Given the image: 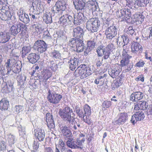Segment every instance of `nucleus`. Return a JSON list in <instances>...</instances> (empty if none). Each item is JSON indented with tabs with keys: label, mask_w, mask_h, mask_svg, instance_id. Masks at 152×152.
Wrapping results in <instances>:
<instances>
[{
	"label": "nucleus",
	"mask_w": 152,
	"mask_h": 152,
	"mask_svg": "<svg viewBox=\"0 0 152 152\" xmlns=\"http://www.w3.org/2000/svg\"><path fill=\"white\" fill-rule=\"evenodd\" d=\"M90 68L85 64H81L75 71L74 75L76 77H80L81 79H83L91 74Z\"/></svg>",
	"instance_id": "obj_1"
},
{
	"label": "nucleus",
	"mask_w": 152,
	"mask_h": 152,
	"mask_svg": "<svg viewBox=\"0 0 152 152\" xmlns=\"http://www.w3.org/2000/svg\"><path fill=\"white\" fill-rule=\"evenodd\" d=\"M73 113L72 109L69 107H67L63 109H60L58 114L64 121L70 123L72 119L71 113Z\"/></svg>",
	"instance_id": "obj_2"
},
{
	"label": "nucleus",
	"mask_w": 152,
	"mask_h": 152,
	"mask_svg": "<svg viewBox=\"0 0 152 152\" xmlns=\"http://www.w3.org/2000/svg\"><path fill=\"white\" fill-rule=\"evenodd\" d=\"M100 24L98 18H91L86 23V27L87 29L92 32H96Z\"/></svg>",
	"instance_id": "obj_3"
},
{
	"label": "nucleus",
	"mask_w": 152,
	"mask_h": 152,
	"mask_svg": "<svg viewBox=\"0 0 152 152\" xmlns=\"http://www.w3.org/2000/svg\"><path fill=\"white\" fill-rule=\"evenodd\" d=\"M132 56H129L128 57L122 58V59L120 61V66L121 67H124V69L123 72H128L131 70L133 66V63H130L129 59L132 58Z\"/></svg>",
	"instance_id": "obj_4"
},
{
	"label": "nucleus",
	"mask_w": 152,
	"mask_h": 152,
	"mask_svg": "<svg viewBox=\"0 0 152 152\" xmlns=\"http://www.w3.org/2000/svg\"><path fill=\"white\" fill-rule=\"evenodd\" d=\"M48 45L43 40H39L36 41L33 46V49L37 50L39 53H42L46 51Z\"/></svg>",
	"instance_id": "obj_5"
},
{
	"label": "nucleus",
	"mask_w": 152,
	"mask_h": 152,
	"mask_svg": "<svg viewBox=\"0 0 152 152\" xmlns=\"http://www.w3.org/2000/svg\"><path fill=\"white\" fill-rule=\"evenodd\" d=\"M66 8L65 2L64 0H60L56 2L55 5L52 8L51 11L54 14L57 13L60 10H64Z\"/></svg>",
	"instance_id": "obj_6"
},
{
	"label": "nucleus",
	"mask_w": 152,
	"mask_h": 152,
	"mask_svg": "<svg viewBox=\"0 0 152 152\" xmlns=\"http://www.w3.org/2000/svg\"><path fill=\"white\" fill-rule=\"evenodd\" d=\"M118 29L115 26H110L105 31L106 38L108 39H112L117 34Z\"/></svg>",
	"instance_id": "obj_7"
},
{
	"label": "nucleus",
	"mask_w": 152,
	"mask_h": 152,
	"mask_svg": "<svg viewBox=\"0 0 152 152\" xmlns=\"http://www.w3.org/2000/svg\"><path fill=\"white\" fill-rule=\"evenodd\" d=\"M60 23L62 26H66L71 25L73 22L72 17L68 14H65L59 18Z\"/></svg>",
	"instance_id": "obj_8"
},
{
	"label": "nucleus",
	"mask_w": 152,
	"mask_h": 152,
	"mask_svg": "<svg viewBox=\"0 0 152 152\" xmlns=\"http://www.w3.org/2000/svg\"><path fill=\"white\" fill-rule=\"evenodd\" d=\"M131 54L133 57L136 56L138 53L142 52L143 48L142 46L138 42H134L132 43L131 45Z\"/></svg>",
	"instance_id": "obj_9"
},
{
	"label": "nucleus",
	"mask_w": 152,
	"mask_h": 152,
	"mask_svg": "<svg viewBox=\"0 0 152 152\" xmlns=\"http://www.w3.org/2000/svg\"><path fill=\"white\" fill-rule=\"evenodd\" d=\"M144 118V113L142 111H139L132 116L130 121L133 124H134L137 121L143 120Z\"/></svg>",
	"instance_id": "obj_10"
},
{
	"label": "nucleus",
	"mask_w": 152,
	"mask_h": 152,
	"mask_svg": "<svg viewBox=\"0 0 152 152\" xmlns=\"http://www.w3.org/2000/svg\"><path fill=\"white\" fill-rule=\"evenodd\" d=\"M120 17L121 18L123 21H126L127 22L130 21L129 20L131 16L130 10L128 9H124L121 10Z\"/></svg>",
	"instance_id": "obj_11"
},
{
	"label": "nucleus",
	"mask_w": 152,
	"mask_h": 152,
	"mask_svg": "<svg viewBox=\"0 0 152 152\" xmlns=\"http://www.w3.org/2000/svg\"><path fill=\"white\" fill-rule=\"evenodd\" d=\"M144 96V92L140 91H136L131 94L130 99L133 102H137L142 99Z\"/></svg>",
	"instance_id": "obj_12"
},
{
	"label": "nucleus",
	"mask_w": 152,
	"mask_h": 152,
	"mask_svg": "<svg viewBox=\"0 0 152 152\" xmlns=\"http://www.w3.org/2000/svg\"><path fill=\"white\" fill-rule=\"evenodd\" d=\"M118 117V118L115 122L117 124L119 125L124 123L128 118V114L126 113H119Z\"/></svg>",
	"instance_id": "obj_13"
},
{
	"label": "nucleus",
	"mask_w": 152,
	"mask_h": 152,
	"mask_svg": "<svg viewBox=\"0 0 152 152\" xmlns=\"http://www.w3.org/2000/svg\"><path fill=\"white\" fill-rule=\"evenodd\" d=\"M46 122L49 128L53 129L55 128L54 123L53 119V115L50 113H47L46 114Z\"/></svg>",
	"instance_id": "obj_14"
},
{
	"label": "nucleus",
	"mask_w": 152,
	"mask_h": 152,
	"mask_svg": "<svg viewBox=\"0 0 152 152\" xmlns=\"http://www.w3.org/2000/svg\"><path fill=\"white\" fill-rule=\"evenodd\" d=\"M73 36L75 38L78 39H83L84 33L83 29L80 27H78L73 30Z\"/></svg>",
	"instance_id": "obj_15"
},
{
	"label": "nucleus",
	"mask_w": 152,
	"mask_h": 152,
	"mask_svg": "<svg viewBox=\"0 0 152 152\" xmlns=\"http://www.w3.org/2000/svg\"><path fill=\"white\" fill-rule=\"evenodd\" d=\"M86 6L92 12L99 10L98 4L96 0H89L86 2Z\"/></svg>",
	"instance_id": "obj_16"
},
{
	"label": "nucleus",
	"mask_w": 152,
	"mask_h": 152,
	"mask_svg": "<svg viewBox=\"0 0 152 152\" xmlns=\"http://www.w3.org/2000/svg\"><path fill=\"white\" fill-rule=\"evenodd\" d=\"M72 1L77 10H82L85 7L86 3L83 0H72Z\"/></svg>",
	"instance_id": "obj_17"
},
{
	"label": "nucleus",
	"mask_w": 152,
	"mask_h": 152,
	"mask_svg": "<svg viewBox=\"0 0 152 152\" xmlns=\"http://www.w3.org/2000/svg\"><path fill=\"white\" fill-rule=\"evenodd\" d=\"M83 14L80 12L75 14L74 15V20L73 21L75 25H80L83 21Z\"/></svg>",
	"instance_id": "obj_18"
},
{
	"label": "nucleus",
	"mask_w": 152,
	"mask_h": 152,
	"mask_svg": "<svg viewBox=\"0 0 152 152\" xmlns=\"http://www.w3.org/2000/svg\"><path fill=\"white\" fill-rule=\"evenodd\" d=\"M61 130L63 134L64 138L66 140L70 139L71 137H72L71 132L67 127L62 126L61 128Z\"/></svg>",
	"instance_id": "obj_19"
},
{
	"label": "nucleus",
	"mask_w": 152,
	"mask_h": 152,
	"mask_svg": "<svg viewBox=\"0 0 152 152\" xmlns=\"http://www.w3.org/2000/svg\"><path fill=\"white\" fill-rule=\"evenodd\" d=\"M34 135L40 141H43L45 137L44 131L41 129H35L34 131Z\"/></svg>",
	"instance_id": "obj_20"
},
{
	"label": "nucleus",
	"mask_w": 152,
	"mask_h": 152,
	"mask_svg": "<svg viewBox=\"0 0 152 152\" xmlns=\"http://www.w3.org/2000/svg\"><path fill=\"white\" fill-rule=\"evenodd\" d=\"M10 39L9 34L5 31L0 32V43H5L9 41Z\"/></svg>",
	"instance_id": "obj_21"
},
{
	"label": "nucleus",
	"mask_w": 152,
	"mask_h": 152,
	"mask_svg": "<svg viewBox=\"0 0 152 152\" xmlns=\"http://www.w3.org/2000/svg\"><path fill=\"white\" fill-rule=\"evenodd\" d=\"M27 58L29 62L34 64L39 59V56L35 53H31L28 54Z\"/></svg>",
	"instance_id": "obj_22"
},
{
	"label": "nucleus",
	"mask_w": 152,
	"mask_h": 152,
	"mask_svg": "<svg viewBox=\"0 0 152 152\" xmlns=\"http://www.w3.org/2000/svg\"><path fill=\"white\" fill-rule=\"evenodd\" d=\"M112 44H108L106 47L104 48V50L103 53V58L105 59H108L110 56V50L113 47Z\"/></svg>",
	"instance_id": "obj_23"
},
{
	"label": "nucleus",
	"mask_w": 152,
	"mask_h": 152,
	"mask_svg": "<svg viewBox=\"0 0 152 152\" xmlns=\"http://www.w3.org/2000/svg\"><path fill=\"white\" fill-rule=\"evenodd\" d=\"M79 60L74 58L73 59L68 60V62L69 64V68L72 71L74 70L78 65Z\"/></svg>",
	"instance_id": "obj_24"
},
{
	"label": "nucleus",
	"mask_w": 152,
	"mask_h": 152,
	"mask_svg": "<svg viewBox=\"0 0 152 152\" xmlns=\"http://www.w3.org/2000/svg\"><path fill=\"white\" fill-rule=\"evenodd\" d=\"M12 15L11 13H7L4 11H0V18L3 20H8L11 19Z\"/></svg>",
	"instance_id": "obj_25"
},
{
	"label": "nucleus",
	"mask_w": 152,
	"mask_h": 152,
	"mask_svg": "<svg viewBox=\"0 0 152 152\" xmlns=\"http://www.w3.org/2000/svg\"><path fill=\"white\" fill-rule=\"evenodd\" d=\"M66 140H67L66 142V145L68 147L72 149H77V148H80L77 146L76 142L74 140L72 137Z\"/></svg>",
	"instance_id": "obj_26"
},
{
	"label": "nucleus",
	"mask_w": 152,
	"mask_h": 152,
	"mask_svg": "<svg viewBox=\"0 0 152 152\" xmlns=\"http://www.w3.org/2000/svg\"><path fill=\"white\" fill-rule=\"evenodd\" d=\"M9 106V101L6 99H3L0 101V109L2 110H7Z\"/></svg>",
	"instance_id": "obj_27"
},
{
	"label": "nucleus",
	"mask_w": 152,
	"mask_h": 152,
	"mask_svg": "<svg viewBox=\"0 0 152 152\" xmlns=\"http://www.w3.org/2000/svg\"><path fill=\"white\" fill-rule=\"evenodd\" d=\"M16 24L18 27V29H20V31L21 30V34L22 36H24L26 34V30L27 29L26 25L19 22H17Z\"/></svg>",
	"instance_id": "obj_28"
},
{
	"label": "nucleus",
	"mask_w": 152,
	"mask_h": 152,
	"mask_svg": "<svg viewBox=\"0 0 152 152\" xmlns=\"http://www.w3.org/2000/svg\"><path fill=\"white\" fill-rule=\"evenodd\" d=\"M120 72V70L118 68H112L109 71V74L110 76L113 78H116L118 76Z\"/></svg>",
	"instance_id": "obj_29"
},
{
	"label": "nucleus",
	"mask_w": 152,
	"mask_h": 152,
	"mask_svg": "<svg viewBox=\"0 0 152 152\" xmlns=\"http://www.w3.org/2000/svg\"><path fill=\"white\" fill-rule=\"evenodd\" d=\"M148 3V0H136L134 7L138 8L140 7L146 6Z\"/></svg>",
	"instance_id": "obj_30"
},
{
	"label": "nucleus",
	"mask_w": 152,
	"mask_h": 152,
	"mask_svg": "<svg viewBox=\"0 0 152 152\" xmlns=\"http://www.w3.org/2000/svg\"><path fill=\"white\" fill-rule=\"evenodd\" d=\"M22 64L18 62L15 63L11 67L12 72L15 73H18L21 70Z\"/></svg>",
	"instance_id": "obj_31"
},
{
	"label": "nucleus",
	"mask_w": 152,
	"mask_h": 152,
	"mask_svg": "<svg viewBox=\"0 0 152 152\" xmlns=\"http://www.w3.org/2000/svg\"><path fill=\"white\" fill-rule=\"evenodd\" d=\"M51 75L52 73L49 70H45L41 75H37V76H38L39 79H43L45 80H48L51 76Z\"/></svg>",
	"instance_id": "obj_32"
},
{
	"label": "nucleus",
	"mask_w": 152,
	"mask_h": 152,
	"mask_svg": "<svg viewBox=\"0 0 152 152\" xmlns=\"http://www.w3.org/2000/svg\"><path fill=\"white\" fill-rule=\"evenodd\" d=\"M26 76L24 75L20 76L18 80V86L21 88H24L26 83Z\"/></svg>",
	"instance_id": "obj_33"
},
{
	"label": "nucleus",
	"mask_w": 152,
	"mask_h": 152,
	"mask_svg": "<svg viewBox=\"0 0 152 152\" xmlns=\"http://www.w3.org/2000/svg\"><path fill=\"white\" fill-rule=\"evenodd\" d=\"M107 76L106 74H104L103 75L99 76H98L95 80L94 81V83L96 84H98L99 83L101 85L103 84L105 79L106 77Z\"/></svg>",
	"instance_id": "obj_34"
},
{
	"label": "nucleus",
	"mask_w": 152,
	"mask_h": 152,
	"mask_svg": "<svg viewBox=\"0 0 152 152\" xmlns=\"http://www.w3.org/2000/svg\"><path fill=\"white\" fill-rule=\"evenodd\" d=\"M50 56L53 59H60L61 58V54L58 50H54L50 53Z\"/></svg>",
	"instance_id": "obj_35"
},
{
	"label": "nucleus",
	"mask_w": 152,
	"mask_h": 152,
	"mask_svg": "<svg viewBox=\"0 0 152 152\" xmlns=\"http://www.w3.org/2000/svg\"><path fill=\"white\" fill-rule=\"evenodd\" d=\"M43 18L44 21L47 24L50 23L52 22V15L50 12L45 13Z\"/></svg>",
	"instance_id": "obj_36"
},
{
	"label": "nucleus",
	"mask_w": 152,
	"mask_h": 152,
	"mask_svg": "<svg viewBox=\"0 0 152 152\" xmlns=\"http://www.w3.org/2000/svg\"><path fill=\"white\" fill-rule=\"evenodd\" d=\"M84 47H85L83 40L79 39V41L76 45L77 52H80L84 50Z\"/></svg>",
	"instance_id": "obj_37"
},
{
	"label": "nucleus",
	"mask_w": 152,
	"mask_h": 152,
	"mask_svg": "<svg viewBox=\"0 0 152 152\" xmlns=\"http://www.w3.org/2000/svg\"><path fill=\"white\" fill-rule=\"evenodd\" d=\"M137 105L140 109L142 110L146 109L148 106V102L144 101H141L139 102Z\"/></svg>",
	"instance_id": "obj_38"
},
{
	"label": "nucleus",
	"mask_w": 152,
	"mask_h": 152,
	"mask_svg": "<svg viewBox=\"0 0 152 152\" xmlns=\"http://www.w3.org/2000/svg\"><path fill=\"white\" fill-rule=\"evenodd\" d=\"M31 50V47L29 45L26 46L22 48V57L23 58L25 57L26 55L30 52Z\"/></svg>",
	"instance_id": "obj_39"
},
{
	"label": "nucleus",
	"mask_w": 152,
	"mask_h": 152,
	"mask_svg": "<svg viewBox=\"0 0 152 152\" xmlns=\"http://www.w3.org/2000/svg\"><path fill=\"white\" fill-rule=\"evenodd\" d=\"M20 21L25 24H28L30 22V18L26 13L19 18Z\"/></svg>",
	"instance_id": "obj_40"
},
{
	"label": "nucleus",
	"mask_w": 152,
	"mask_h": 152,
	"mask_svg": "<svg viewBox=\"0 0 152 152\" xmlns=\"http://www.w3.org/2000/svg\"><path fill=\"white\" fill-rule=\"evenodd\" d=\"M11 60L10 59H8L7 60V62L6 63L5 66V68L7 70V75H12L13 72H11L12 68H11V64L10 63Z\"/></svg>",
	"instance_id": "obj_41"
},
{
	"label": "nucleus",
	"mask_w": 152,
	"mask_h": 152,
	"mask_svg": "<svg viewBox=\"0 0 152 152\" xmlns=\"http://www.w3.org/2000/svg\"><path fill=\"white\" fill-rule=\"evenodd\" d=\"M75 110L76 113L80 118L85 116V115L82 109H81L79 107L76 106L75 107Z\"/></svg>",
	"instance_id": "obj_42"
},
{
	"label": "nucleus",
	"mask_w": 152,
	"mask_h": 152,
	"mask_svg": "<svg viewBox=\"0 0 152 152\" xmlns=\"http://www.w3.org/2000/svg\"><path fill=\"white\" fill-rule=\"evenodd\" d=\"M48 101L50 103L54 104V102L52 100L55 99L54 96V92L50 90H49L48 93Z\"/></svg>",
	"instance_id": "obj_43"
},
{
	"label": "nucleus",
	"mask_w": 152,
	"mask_h": 152,
	"mask_svg": "<svg viewBox=\"0 0 152 152\" xmlns=\"http://www.w3.org/2000/svg\"><path fill=\"white\" fill-rule=\"evenodd\" d=\"M20 29H18L16 24L13 25L10 28V31L12 35H15L20 32Z\"/></svg>",
	"instance_id": "obj_44"
},
{
	"label": "nucleus",
	"mask_w": 152,
	"mask_h": 152,
	"mask_svg": "<svg viewBox=\"0 0 152 152\" xmlns=\"http://www.w3.org/2000/svg\"><path fill=\"white\" fill-rule=\"evenodd\" d=\"M54 96L55 99H54V100H53V99L52 100H53V102L54 101V104L59 103L62 98V96L61 95L56 94L55 92H54Z\"/></svg>",
	"instance_id": "obj_45"
},
{
	"label": "nucleus",
	"mask_w": 152,
	"mask_h": 152,
	"mask_svg": "<svg viewBox=\"0 0 152 152\" xmlns=\"http://www.w3.org/2000/svg\"><path fill=\"white\" fill-rule=\"evenodd\" d=\"M83 111L85 116L87 115L89 116L91 114V107L88 104H86L84 105L83 107Z\"/></svg>",
	"instance_id": "obj_46"
},
{
	"label": "nucleus",
	"mask_w": 152,
	"mask_h": 152,
	"mask_svg": "<svg viewBox=\"0 0 152 152\" xmlns=\"http://www.w3.org/2000/svg\"><path fill=\"white\" fill-rule=\"evenodd\" d=\"M81 123L79 121H75L74 123L73 127H72L71 129L73 130L79 131L80 129L81 128Z\"/></svg>",
	"instance_id": "obj_47"
},
{
	"label": "nucleus",
	"mask_w": 152,
	"mask_h": 152,
	"mask_svg": "<svg viewBox=\"0 0 152 152\" xmlns=\"http://www.w3.org/2000/svg\"><path fill=\"white\" fill-rule=\"evenodd\" d=\"M104 50V48L103 45H101L97 49L96 52L99 56H103Z\"/></svg>",
	"instance_id": "obj_48"
},
{
	"label": "nucleus",
	"mask_w": 152,
	"mask_h": 152,
	"mask_svg": "<svg viewBox=\"0 0 152 152\" xmlns=\"http://www.w3.org/2000/svg\"><path fill=\"white\" fill-rule=\"evenodd\" d=\"M7 140L9 144V145H11L12 144H13L15 143L16 139L14 136L11 134H10L8 135Z\"/></svg>",
	"instance_id": "obj_49"
},
{
	"label": "nucleus",
	"mask_w": 152,
	"mask_h": 152,
	"mask_svg": "<svg viewBox=\"0 0 152 152\" xmlns=\"http://www.w3.org/2000/svg\"><path fill=\"white\" fill-rule=\"evenodd\" d=\"M39 11H37L36 12H35L34 11H33L32 13H29V15L30 16V18L32 20H34L37 19L38 17V15L39 13Z\"/></svg>",
	"instance_id": "obj_50"
},
{
	"label": "nucleus",
	"mask_w": 152,
	"mask_h": 152,
	"mask_svg": "<svg viewBox=\"0 0 152 152\" xmlns=\"http://www.w3.org/2000/svg\"><path fill=\"white\" fill-rule=\"evenodd\" d=\"M79 39L76 38H72L69 40V45L72 47L75 48L76 47V45L77 44Z\"/></svg>",
	"instance_id": "obj_51"
},
{
	"label": "nucleus",
	"mask_w": 152,
	"mask_h": 152,
	"mask_svg": "<svg viewBox=\"0 0 152 152\" xmlns=\"http://www.w3.org/2000/svg\"><path fill=\"white\" fill-rule=\"evenodd\" d=\"M32 81V82L33 83H29V84L32 86L33 88L36 89V88L38 87V85L39 84H41V83H40V80L39 79H37V80H32L31 81Z\"/></svg>",
	"instance_id": "obj_52"
},
{
	"label": "nucleus",
	"mask_w": 152,
	"mask_h": 152,
	"mask_svg": "<svg viewBox=\"0 0 152 152\" xmlns=\"http://www.w3.org/2000/svg\"><path fill=\"white\" fill-rule=\"evenodd\" d=\"M40 3V0H35L33 3V6L35 7L38 10H39V12L42 9Z\"/></svg>",
	"instance_id": "obj_53"
},
{
	"label": "nucleus",
	"mask_w": 152,
	"mask_h": 152,
	"mask_svg": "<svg viewBox=\"0 0 152 152\" xmlns=\"http://www.w3.org/2000/svg\"><path fill=\"white\" fill-rule=\"evenodd\" d=\"M18 128L20 135L21 137H23L26 134L25 128L20 125L18 126Z\"/></svg>",
	"instance_id": "obj_54"
},
{
	"label": "nucleus",
	"mask_w": 152,
	"mask_h": 152,
	"mask_svg": "<svg viewBox=\"0 0 152 152\" xmlns=\"http://www.w3.org/2000/svg\"><path fill=\"white\" fill-rule=\"evenodd\" d=\"M43 37L46 40H51L52 39L51 36L48 31L45 32L43 35Z\"/></svg>",
	"instance_id": "obj_55"
},
{
	"label": "nucleus",
	"mask_w": 152,
	"mask_h": 152,
	"mask_svg": "<svg viewBox=\"0 0 152 152\" xmlns=\"http://www.w3.org/2000/svg\"><path fill=\"white\" fill-rule=\"evenodd\" d=\"M135 16L136 17V18H137L136 19H135V21H136V20L140 21V23L142 22V21L143 20V18L144 17L140 13L139 14H136L135 15Z\"/></svg>",
	"instance_id": "obj_56"
},
{
	"label": "nucleus",
	"mask_w": 152,
	"mask_h": 152,
	"mask_svg": "<svg viewBox=\"0 0 152 152\" xmlns=\"http://www.w3.org/2000/svg\"><path fill=\"white\" fill-rule=\"evenodd\" d=\"M111 105V102L110 101H105L102 104V106L104 108H108Z\"/></svg>",
	"instance_id": "obj_57"
},
{
	"label": "nucleus",
	"mask_w": 152,
	"mask_h": 152,
	"mask_svg": "<svg viewBox=\"0 0 152 152\" xmlns=\"http://www.w3.org/2000/svg\"><path fill=\"white\" fill-rule=\"evenodd\" d=\"M134 33V31L132 27H129L126 31V33L128 35L132 36Z\"/></svg>",
	"instance_id": "obj_58"
},
{
	"label": "nucleus",
	"mask_w": 152,
	"mask_h": 152,
	"mask_svg": "<svg viewBox=\"0 0 152 152\" xmlns=\"http://www.w3.org/2000/svg\"><path fill=\"white\" fill-rule=\"evenodd\" d=\"M39 147V143L37 140H34V143L33 144V151L35 152L38 149Z\"/></svg>",
	"instance_id": "obj_59"
},
{
	"label": "nucleus",
	"mask_w": 152,
	"mask_h": 152,
	"mask_svg": "<svg viewBox=\"0 0 152 152\" xmlns=\"http://www.w3.org/2000/svg\"><path fill=\"white\" fill-rule=\"evenodd\" d=\"M50 68L53 71L56 70L58 68L57 64L54 63L53 61H51L50 62Z\"/></svg>",
	"instance_id": "obj_60"
},
{
	"label": "nucleus",
	"mask_w": 152,
	"mask_h": 152,
	"mask_svg": "<svg viewBox=\"0 0 152 152\" xmlns=\"http://www.w3.org/2000/svg\"><path fill=\"white\" fill-rule=\"evenodd\" d=\"M33 27L37 33L38 32H40V31L42 29L41 25L39 24H34L33 25Z\"/></svg>",
	"instance_id": "obj_61"
},
{
	"label": "nucleus",
	"mask_w": 152,
	"mask_h": 152,
	"mask_svg": "<svg viewBox=\"0 0 152 152\" xmlns=\"http://www.w3.org/2000/svg\"><path fill=\"white\" fill-rule=\"evenodd\" d=\"M83 121L86 123H87L88 124H91V121L90 120V118L89 117V116H87V115L83 117Z\"/></svg>",
	"instance_id": "obj_62"
},
{
	"label": "nucleus",
	"mask_w": 152,
	"mask_h": 152,
	"mask_svg": "<svg viewBox=\"0 0 152 152\" xmlns=\"http://www.w3.org/2000/svg\"><path fill=\"white\" fill-rule=\"evenodd\" d=\"M121 37L124 44L126 45L128 43L129 40L128 37L125 34H124L121 36Z\"/></svg>",
	"instance_id": "obj_63"
},
{
	"label": "nucleus",
	"mask_w": 152,
	"mask_h": 152,
	"mask_svg": "<svg viewBox=\"0 0 152 152\" xmlns=\"http://www.w3.org/2000/svg\"><path fill=\"white\" fill-rule=\"evenodd\" d=\"M4 89H6V91H5L6 93L11 92L14 89L13 86H5L4 87Z\"/></svg>",
	"instance_id": "obj_64"
}]
</instances>
